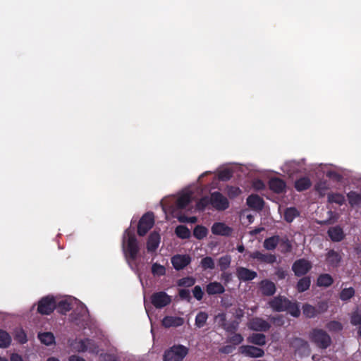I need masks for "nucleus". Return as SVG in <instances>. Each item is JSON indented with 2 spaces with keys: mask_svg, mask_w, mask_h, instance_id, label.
<instances>
[{
  "mask_svg": "<svg viewBox=\"0 0 361 361\" xmlns=\"http://www.w3.org/2000/svg\"><path fill=\"white\" fill-rule=\"evenodd\" d=\"M69 322H73L80 327L87 325V309L86 306L75 298L69 295Z\"/></svg>",
  "mask_w": 361,
  "mask_h": 361,
  "instance_id": "1",
  "label": "nucleus"
},
{
  "mask_svg": "<svg viewBox=\"0 0 361 361\" xmlns=\"http://www.w3.org/2000/svg\"><path fill=\"white\" fill-rule=\"evenodd\" d=\"M56 307L59 312L66 314L68 310L66 298L60 300L58 298L48 295L39 301L37 312L42 314H49Z\"/></svg>",
  "mask_w": 361,
  "mask_h": 361,
  "instance_id": "2",
  "label": "nucleus"
},
{
  "mask_svg": "<svg viewBox=\"0 0 361 361\" xmlns=\"http://www.w3.org/2000/svg\"><path fill=\"white\" fill-rule=\"evenodd\" d=\"M72 350L78 353L88 352L91 354H98L99 347L96 341L90 338L75 339L69 343Z\"/></svg>",
  "mask_w": 361,
  "mask_h": 361,
  "instance_id": "3",
  "label": "nucleus"
},
{
  "mask_svg": "<svg viewBox=\"0 0 361 361\" xmlns=\"http://www.w3.org/2000/svg\"><path fill=\"white\" fill-rule=\"evenodd\" d=\"M309 338L312 343L322 350L328 348L332 343L331 336L321 329H313L310 333Z\"/></svg>",
  "mask_w": 361,
  "mask_h": 361,
  "instance_id": "4",
  "label": "nucleus"
},
{
  "mask_svg": "<svg viewBox=\"0 0 361 361\" xmlns=\"http://www.w3.org/2000/svg\"><path fill=\"white\" fill-rule=\"evenodd\" d=\"M125 235L128 236L127 245L125 247V236L123 237V246L126 256L131 260L136 259L140 251L138 242L133 232L127 229L125 231Z\"/></svg>",
  "mask_w": 361,
  "mask_h": 361,
  "instance_id": "5",
  "label": "nucleus"
},
{
  "mask_svg": "<svg viewBox=\"0 0 361 361\" xmlns=\"http://www.w3.org/2000/svg\"><path fill=\"white\" fill-rule=\"evenodd\" d=\"M189 349L183 345H173L164 354V361H182L188 355Z\"/></svg>",
  "mask_w": 361,
  "mask_h": 361,
  "instance_id": "6",
  "label": "nucleus"
},
{
  "mask_svg": "<svg viewBox=\"0 0 361 361\" xmlns=\"http://www.w3.org/2000/svg\"><path fill=\"white\" fill-rule=\"evenodd\" d=\"M154 224L153 212L145 213L140 219L137 225V234L140 236L145 235Z\"/></svg>",
  "mask_w": 361,
  "mask_h": 361,
  "instance_id": "7",
  "label": "nucleus"
},
{
  "mask_svg": "<svg viewBox=\"0 0 361 361\" xmlns=\"http://www.w3.org/2000/svg\"><path fill=\"white\" fill-rule=\"evenodd\" d=\"M210 204L217 211H224L229 207L228 199L218 191L210 194Z\"/></svg>",
  "mask_w": 361,
  "mask_h": 361,
  "instance_id": "8",
  "label": "nucleus"
},
{
  "mask_svg": "<svg viewBox=\"0 0 361 361\" xmlns=\"http://www.w3.org/2000/svg\"><path fill=\"white\" fill-rule=\"evenodd\" d=\"M312 263L304 258L295 260L292 265V271L298 277L305 276L312 269Z\"/></svg>",
  "mask_w": 361,
  "mask_h": 361,
  "instance_id": "9",
  "label": "nucleus"
},
{
  "mask_svg": "<svg viewBox=\"0 0 361 361\" xmlns=\"http://www.w3.org/2000/svg\"><path fill=\"white\" fill-rule=\"evenodd\" d=\"M150 300L151 303L157 309L163 308L171 302V296L164 291L154 293Z\"/></svg>",
  "mask_w": 361,
  "mask_h": 361,
  "instance_id": "10",
  "label": "nucleus"
},
{
  "mask_svg": "<svg viewBox=\"0 0 361 361\" xmlns=\"http://www.w3.org/2000/svg\"><path fill=\"white\" fill-rule=\"evenodd\" d=\"M247 326L250 330L261 332H267L271 328V324L268 322L258 317L250 319Z\"/></svg>",
  "mask_w": 361,
  "mask_h": 361,
  "instance_id": "11",
  "label": "nucleus"
},
{
  "mask_svg": "<svg viewBox=\"0 0 361 361\" xmlns=\"http://www.w3.org/2000/svg\"><path fill=\"white\" fill-rule=\"evenodd\" d=\"M239 353L252 358L262 357L264 355V350L262 348L250 345H241L239 348Z\"/></svg>",
  "mask_w": 361,
  "mask_h": 361,
  "instance_id": "12",
  "label": "nucleus"
},
{
  "mask_svg": "<svg viewBox=\"0 0 361 361\" xmlns=\"http://www.w3.org/2000/svg\"><path fill=\"white\" fill-rule=\"evenodd\" d=\"M171 264L173 268L180 271L183 269L191 262V257L189 255H176L171 259Z\"/></svg>",
  "mask_w": 361,
  "mask_h": 361,
  "instance_id": "13",
  "label": "nucleus"
},
{
  "mask_svg": "<svg viewBox=\"0 0 361 361\" xmlns=\"http://www.w3.org/2000/svg\"><path fill=\"white\" fill-rule=\"evenodd\" d=\"M290 303V300H288L285 296L278 295L272 298L269 302V307L274 312H285L286 307L288 304Z\"/></svg>",
  "mask_w": 361,
  "mask_h": 361,
  "instance_id": "14",
  "label": "nucleus"
},
{
  "mask_svg": "<svg viewBox=\"0 0 361 361\" xmlns=\"http://www.w3.org/2000/svg\"><path fill=\"white\" fill-rule=\"evenodd\" d=\"M211 231L214 235L224 237L231 236L233 233V228L222 222L214 223L211 228Z\"/></svg>",
  "mask_w": 361,
  "mask_h": 361,
  "instance_id": "15",
  "label": "nucleus"
},
{
  "mask_svg": "<svg viewBox=\"0 0 361 361\" xmlns=\"http://www.w3.org/2000/svg\"><path fill=\"white\" fill-rule=\"evenodd\" d=\"M269 189L276 194H281L286 192V182L278 177H273L269 179L268 182Z\"/></svg>",
  "mask_w": 361,
  "mask_h": 361,
  "instance_id": "16",
  "label": "nucleus"
},
{
  "mask_svg": "<svg viewBox=\"0 0 361 361\" xmlns=\"http://www.w3.org/2000/svg\"><path fill=\"white\" fill-rule=\"evenodd\" d=\"M250 257L254 259H257L259 262L267 264H274L276 261V256L273 254L267 253L263 254L259 251H255L250 254Z\"/></svg>",
  "mask_w": 361,
  "mask_h": 361,
  "instance_id": "17",
  "label": "nucleus"
},
{
  "mask_svg": "<svg viewBox=\"0 0 361 361\" xmlns=\"http://www.w3.org/2000/svg\"><path fill=\"white\" fill-rule=\"evenodd\" d=\"M327 234L332 242H341L345 237L343 229L340 226L330 227L327 231Z\"/></svg>",
  "mask_w": 361,
  "mask_h": 361,
  "instance_id": "18",
  "label": "nucleus"
},
{
  "mask_svg": "<svg viewBox=\"0 0 361 361\" xmlns=\"http://www.w3.org/2000/svg\"><path fill=\"white\" fill-rule=\"evenodd\" d=\"M342 260L341 254L334 250H329L326 254V261L327 264L333 268L339 267Z\"/></svg>",
  "mask_w": 361,
  "mask_h": 361,
  "instance_id": "19",
  "label": "nucleus"
},
{
  "mask_svg": "<svg viewBox=\"0 0 361 361\" xmlns=\"http://www.w3.org/2000/svg\"><path fill=\"white\" fill-rule=\"evenodd\" d=\"M236 275L240 281H252L257 276L256 271L250 270L247 268L240 267L236 269Z\"/></svg>",
  "mask_w": 361,
  "mask_h": 361,
  "instance_id": "20",
  "label": "nucleus"
},
{
  "mask_svg": "<svg viewBox=\"0 0 361 361\" xmlns=\"http://www.w3.org/2000/svg\"><path fill=\"white\" fill-rule=\"evenodd\" d=\"M247 204L252 209L260 211L264 205V200L256 194H252L247 198Z\"/></svg>",
  "mask_w": 361,
  "mask_h": 361,
  "instance_id": "21",
  "label": "nucleus"
},
{
  "mask_svg": "<svg viewBox=\"0 0 361 361\" xmlns=\"http://www.w3.org/2000/svg\"><path fill=\"white\" fill-rule=\"evenodd\" d=\"M291 345L295 348L296 351L301 352L302 353L309 355L310 349V345L305 340L301 338H294L291 343Z\"/></svg>",
  "mask_w": 361,
  "mask_h": 361,
  "instance_id": "22",
  "label": "nucleus"
},
{
  "mask_svg": "<svg viewBox=\"0 0 361 361\" xmlns=\"http://www.w3.org/2000/svg\"><path fill=\"white\" fill-rule=\"evenodd\" d=\"M161 240L160 235L158 232H152L147 241V250L148 252H154L158 248Z\"/></svg>",
  "mask_w": 361,
  "mask_h": 361,
  "instance_id": "23",
  "label": "nucleus"
},
{
  "mask_svg": "<svg viewBox=\"0 0 361 361\" xmlns=\"http://www.w3.org/2000/svg\"><path fill=\"white\" fill-rule=\"evenodd\" d=\"M206 293L209 295H221L225 292V288L220 282H209L205 288Z\"/></svg>",
  "mask_w": 361,
  "mask_h": 361,
  "instance_id": "24",
  "label": "nucleus"
},
{
  "mask_svg": "<svg viewBox=\"0 0 361 361\" xmlns=\"http://www.w3.org/2000/svg\"><path fill=\"white\" fill-rule=\"evenodd\" d=\"M161 323L165 328L178 327L184 324V319L180 317L166 316Z\"/></svg>",
  "mask_w": 361,
  "mask_h": 361,
  "instance_id": "25",
  "label": "nucleus"
},
{
  "mask_svg": "<svg viewBox=\"0 0 361 361\" xmlns=\"http://www.w3.org/2000/svg\"><path fill=\"white\" fill-rule=\"evenodd\" d=\"M260 290L264 296H271L276 293V288L274 283L265 279L260 282Z\"/></svg>",
  "mask_w": 361,
  "mask_h": 361,
  "instance_id": "26",
  "label": "nucleus"
},
{
  "mask_svg": "<svg viewBox=\"0 0 361 361\" xmlns=\"http://www.w3.org/2000/svg\"><path fill=\"white\" fill-rule=\"evenodd\" d=\"M247 341L250 343L259 346H263L267 343L266 336L259 333H253L250 334L247 337Z\"/></svg>",
  "mask_w": 361,
  "mask_h": 361,
  "instance_id": "27",
  "label": "nucleus"
},
{
  "mask_svg": "<svg viewBox=\"0 0 361 361\" xmlns=\"http://www.w3.org/2000/svg\"><path fill=\"white\" fill-rule=\"evenodd\" d=\"M311 180L307 176L300 178L299 179L296 180L294 183V187L298 192L307 190L311 187Z\"/></svg>",
  "mask_w": 361,
  "mask_h": 361,
  "instance_id": "28",
  "label": "nucleus"
},
{
  "mask_svg": "<svg viewBox=\"0 0 361 361\" xmlns=\"http://www.w3.org/2000/svg\"><path fill=\"white\" fill-rule=\"evenodd\" d=\"M280 242V236L274 235L271 237L267 238L263 242V247L267 250H274L276 248Z\"/></svg>",
  "mask_w": 361,
  "mask_h": 361,
  "instance_id": "29",
  "label": "nucleus"
},
{
  "mask_svg": "<svg viewBox=\"0 0 361 361\" xmlns=\"http://www.w3.org/2000/svg\"><path fill=\"white\" fill-rule=\"evenodd\" d=\"M334 283L333 277L329 274H320L317 281V284L319 287H329Z\"/></svg>",
  "mask_w": 361,
  "mask_h": 361,
  "instance_id": "30",
  "label": "nucleus"
},
{
  "mask_svg": "<svg viewBox=\"0 0 361 361\" xmlns=\"http://www.w3.org/2000/svg\"><path fill=\"white\" fill-rule=\"evenodd\" d=\"M192 201V195L190 193H185L180 195L176 202L178 209H185Z\"/></svg>",
  "mask_w": 361,
  "mask_h": 361,
  "instance_id": "31",
  "label": "nucleus"
},
{
  "mask_svg": "<svg viewBox=\"0 0 361 361\" xmlns=\"http://www.w3.org/2000/svg\"><path fill=\"white\" fill-rule=\"evenodd\" d=\"M311 285V279L310 276H302L296 284V289L299 293H303L307 290Z\"/></svg>",
  "mask_w": 361,
  "mask_h": 361,
  "instance_id": "32",
  "label": "nucleus"
},
{
  "mask_svg": "<svg viewBox=\"0 0 361 361\" xmlns=\"http://www.w3.org/2000/svg\"><path fill=\"white\" fill-rule=\"evenodd\" d=\"M175 233L180 239H188L191 236L190 229L184 225L177 226L175 228Z\"/></svg>",
  "mask_w": 361,
  "mask_h": 361,
  "instance_id": "33",
  "label": "nucleus"
},
{
  "mask_svg": "<svg viewBox=\"0 0 361 361\" xmlns=\"http://www.w3.org/2000/svg\"><path fill=\"white\" fill-rule=\"evenodd\" d=\"M328 202L329 203H336L338 205H343L345 199L343 195L338 192H330L327 195Z\"/></svg>",
  "mask_w": 361,
  "mask_h": 361,
  "instance_id": "34",
  "label": "nucleus"
},
{
  "mask_svg": "<svg viewBox=\"0 0 361 361\" xmlns=\"http://www.w3.org/2000/svg\"><path fill=\"white\" fill-rule=\"evenodd\" d=\"M300 216L299 211L295 207H288L284 212V219L288 223H291Z\"/></svg>",
  "mask_w": 361,
  "mask_h": 361,
  "instance_id": "35",
  "label": "nucleus"
},
{
  "mask_svg": "<svg viewBox=\"0 0 361 361\" xmlns=\"http://www.w3.org/2000/svg\"><path fill=\"white\" fill-rule=\"evenodd\" d=\"M348 202L351 207L361 204V195L355 191H350L347 194Z\"/></svg>",
  "mask_w": 361,
  "mask_h": 361,
  "instance_id": "36",
  "label": "nucleus"
},
{
  "mask_svg": "<svg viewBox=\"0 0 361 361\" xmlns=\"http://www.w3.org/2000/svg\"><path fill=\"white\" fill-rule=\"evenodd\" d=\"M286 311L294 317H298L300 315V307L297 302L290 300V303L286 307Z\"/></svg>",
  "mask_w": 361,
  "mask_h": 361,
  "instance_id": "37",
  "label": "nucleus"
},
{
  "mask_svg": "<svg viewBox=\"0 0 361 361\" xmlns=\"http://www.w3.org/2000/svg\"><path fill=\"white\" fill-rule=\"evenodd\" d=\"M207 234L208 229L202 225L196 226L193 230V236L197 240L203 239Z\"/></svg>",
  "mask_w": 361,
  "mask_h": 361,
  "instance_id": "38",
  "label": "nucleus"
},
{
  "mask_svg": "<svg viewBox=\"0 0 361 361\" xmlns=\"http://www.w3.org/2000/svg\"><path fill=\"white\" fill-rule=\"evenodd\" d=\"M208 314L205 312H200L195 317V324L197 328H202L205 326L208 319Z\"/></svg>",
  "mask_w": 361,
  "mask_h": 361,
  "instance_id": "39",
  "label": "nucleus"
},
{
  "mask_svg": "<svg viewBox=\"0 0 361 361\" xmlns=\"http://www.w3.org/2000/svg\"><path fill=\"white\" fill-rule=\"evenodd\" d=\"M279 244L280 245L281 253L286 254L292 251V245L288 237L285 236L282 238H280V242Z\"/></svg>",
  "mask_w": 361,
  "mask_h": 361,
  "instance_id": "40",
  "label": "nucleus"
},
{
  "mask_svg": "<svg viewBox=\"0 0 361 361\" xmlns=\"http://www.w3.org/2000/svg\"><path fill=\"white\" fill-rule=\"evenodd\" d=\"M231 263V256L226 255L221 256L218 260V265L221 271H226L230 267Z\"/></svg>",
  "mask_w": 361,
  "mask_h": 361,
  "instance_id": "41",
  "label": "nucleus"
},
{
  "mask_svg": "<svg viewBox=\"0 0 361 361\" xmlns=\"http://www.w3.org/2000/svg\"><path fill=\"white\" fill-rule=\"evenodd\" d=\"M355 291L353 287L343 288L339 294V298L342 301H348L355 295Z\"/></svg>",
  "mask_w": 361,
  "mask_h": 361,
  "instance_id": "42",
  "label": "nucleus"
},
{
  "mask_svg": "<svg viewBox=\"0 0 361 361\" xmlns=\"http://www.w3.org/2000/svg\"><path fill=\"white\" fill-rule=\"evenodd\" d=\"M200 266L203 270L214 269L215 268V262L212 257L207 256L201 259Z\"/></svg>",
  "mask_w": 361,
  "mask_h": 361,
  "instance_id": "43",
  "label": "nucleus"
},
{
  "mask_svg": "<svg viewBox=\"0 0 361 361\" xmlns=\"http://www.w3.org/2000/svg\"><path fill=\"white\" fill-rule=\"evenodd\" d=\"M196 282V280L192 276H186L180 279L177 281V286L180 287L190 288Z\"/></svg>",
  "mask_w": 361,
  "mask_h": 361,
  "instance_id": "44",
  "label": "nucleus"
},
{
  "mask_svg": "<svg viewBox=\"0 0 361 361\" xmlns=\"http://www.w3.org/2000/svg\"><path fill=\"white\" fill-rule=\"evenodd\" d=\"M38 338L42 343L47 345L52 344L54 341V336L50 332L40 333L38 334Z\"/></svg>",
  "mask_w": 361,
  "mask_h": 361,
  "instance_id": "45",
  "label": "nucleus"
},
{
  "mask_svg": "<svg viewBox=\"0 0 361 361\" xmlns=\"http://www.w3.org/2000/svg\"><path fill=\"white\" fill-rule=\"evenodd\" d=\"M240 322L238 320H232L226 322L224 329L228 334H234L238 329Z\"/></svg>",
  "mask_w": 361,
  "mask_h": 361,
  "instance_id": "46",
  "label": "nucleus"
},
{
  "mask_svg": "<svg viewBox=\"0 0 361 361\" xmlns=\"http://www.w3.org/2000/svg\"><path fill=\"white\" fill-rule=\"evenodd\" d=\"M302 312L303 314L307 318H313L317 315L316 308L310 304H305L302 306Z\"/></svg>",
  "mask_w": 361,
  "mask_h": 361,
  "instance_id": "47",
  "label": "nucleus"
},
{
  "mask_svg": "<svg viewBox=\"0 0 361 361\" xmlns=\"http://www.w3.org/2000/svg\"><path fill=\"white\" fill-rule=\"evenodd\" d=\"M209 204H210V197L204 196L196 203V209L202 212Z\"/></svg>",
  "mask_w": 361,
  "mask_h": 361,
  "instance_id": "48",
  "label": "nucleus"
},
{
  "mask_svg": "<svg viewBox=\"0 0 361 361\" xmlns=\"http://www.w3.org/2000/svg\"><path fill=\"white\" fill-rule=\"evenodd\" d=\"M152 273L154 276H164L166 274V268L157 262L154 263L152 266Z\"/></svg>",
  "mask_w": 361,
  "mask_h": 361,
  "instance_id": "49",
  "label": "nucleus"
},
{
  "mask_svg": "<svg viewBox=\"0 0 361 361\" xmlns=\"http://www.w3.org/2000/svg\"><path fill=\"white\" fill-rule=\"evenodd\" d=\"M242 191L238 187L228 186L226 193L230 199H234L241 194Z\"/></svg>",
  "mask_w": 361,
  "mask_h": 361,
  "instance_id": "50",
  "label": "nucleus"
},
{
  "mask_svg": "<svg viewBox=\"0 0 361 361\" xmlns=\"http://www.w3.org/2000/svg\"><path fill=\"white\" fill-rule=\"evenodd\" d=\"M11 338L8 333L0 331V348H6L11 343Z\"/></svg>",
  "mask_w": 361,
  "mask_h": 361,
  "instance_id": "51",
  "label": "nucleus"
},
{
  "mask_svg": "<svg viewBox=\"0 0 361 361\" xmlns=\"http://www.w3.org/2000/svg\"><path fill=\"white\" fill-rule=\"evenodd\" d=\"M326 328L330 331L338 332L343 329V325L338 321H331L326 324Z\"/></svg>",
  "mask_w": 361,
  "mask_h": 361,
  "instance_id": "52",
  "label": "nucleus"
},
{
  "mask_svg": "<svg viewBox=\"0 0 361 361\" xmlns=\"http://www.w3.org/2000/svg\"><path fill=\"white\" fill-rule=\"evenodd\" d=\"M232 335L228 337V342L232 343L233 345L240 344L243 341V337L240 334H231Z\"/></svg>",
  "mask_w": 361,
  "mask_h": 361,
  "instance_id": "53",
  "label": "nucleus"
},
{
  "mask_svg": "<svg viewBox=\"0 0 361 361\" xmlns=\"http://www.w3.org/2000/svg\"><path fill=\"white\" fill-rule=\"evenodd\" d=\"M350 323L354 325H361V311L357 310L352 313Z\"/></svg>",
  "mask_w": 361,
  "mask_h": 361,
  "instance_id": "54",
  "label": "nucleus"
},
{
  "mask_svg": "<svg viewBox=\"0 0 361 361\" xmlns=\"http://www.w3.org/2000/svg\"><path fill=\"white\" fill-rule=\"evenodd\" d=\"M215 322L218 324V325L224 329V326L227 322L226 314L224 312L219 313L215 316Z\"/></svg>",
  "mask_w": 361,
  "mask_h": 361,
  "instance_id": "55",
  "label": "nucleus"
},
{
  "mask_svg": "<svg viewBox=\"0 0 361 361\" xmlns=\"http://www.w3.org/2000/svg\"><path fill=\"white\" fill-rule=\"evenodd\" d=\"M14 336L15 338L21 343H24L27 341L26 334L21 329H18L15 331Z\"/></svg>",
  "mask_w": 361,
  "mask_h": 361,
  "instance_id": "56",
  "label": "nucleus"
},
{
  "mask_svg": "<svg viewBox=\"0 0 361 361\" xmlns=\"http://www.w3.org/2000/svg\"><path fill=\"white\" fill-rule=\"evenodd\" d=\"M233 173L230 169H226L219 172V178L221 180H228L232 178Z\"/></svg>",
  "mask_w": 361,
  "mask_h": 361,
  "instance_id": "57",
  "label": "nucleus"
},
{
  "mask_svg": "<svg viewBox=\"0 0 361 361\" xmlns=\"http://www.w3.org/2000/svg\"><path fill=\"white\" fill-rule=\"evenodd\" d=\"M192 294L197 300H202L204 296V292L200 286H195L192 289Z\"/></svg>",
  "mask_w": 361,
  "mask_h": 361,
  "instance_id": "58",
  "label": "nucleus"
},
{
  "mask_svg": "<svg viewBox=\"0 0 361 361\" xmlns=\"http://www.w3.org/2000/svg\"><path fill=\"white\" fill-rule=\"evenodd\" d=\"M222 273L221 274V280L224 282V285H227L233 279V275L231 272L226 271H221Z\"/></svg>",
  "mask_w": 361,
  "mask_h": 361,
  "instance_id": "59",
  "label": "nucleus"
},
{
  "mask_svg": "<svg viewBox=\"0 0 361 361\" xmlns=\"http://www.w3.org/2000/svg\"><path fill=\"white\" fill-rule=\"evenodd\" d=\"M178 295L182 300H187L188 302H190L192 299L190 290L185 288L180 289Z\"/></svg>",
  "mask_w": 361,
  "mask_h": 361,
  "instance_id": "60",
  "label": "nucleus"
},
{
  "mask_svg": "<svg viewBox=\"0 0 361 361\" xmlns=\"http://www.w3.org/2000/svg\"><path fill=\"white\" fill-rule=\"evenodd\" d=\"M327 189L328 187L325 181L319 182L317 183L315 185V190L319 193L320 196H323L324 194L322 193V192L326 190Z\"/></svg>",
  "mask_w": 361,
  "mask_h": 361,
  "instance_id": "61",
  "label": "nucleus"
},
{
  "mask_svg": "<svg viewBox=\"0 0 361 361\" xmlns=\"http://www.w3.org/2000/svg\"><path fill=\"white\" fill-rule=\"evenodd\" d=\"M326 176L331 178L337 182H340L342 179V176L336 171H330L326 173Z\"/></svg>",
  "mask_w": 361,
  "mask_h": 361,
  "instance_id": "62",
  "label": "nucleus"
},
{
  "mask_svg": "<svg viewBox=\"0 0 361 361\" xmlns=\"http://www.w3.org/2000/svg\"><path fill=\"white\" fill-rule=\"evenodd\" d=\"M234 348L233 345H227L221 348L220 352L224 354H229L233 351Z\"/></svg>",
  "mask_w": 361,
  "mask_h": 361,
  "instance_id": "63",
  "label": "nucleus"
},
{
  "mask_svg": "<svg viewBox=\"0 0 361 361\" xmlns=\"http://www.w3.org/2000/svg\"><path fill=\"white\" fill-rule=\"evenodd\" d=\"M102 361H119L116 356L112 354H105L102 356Z\"/></svg>",
  "mask_w": 361,
  "mask_h": 361,
  "instance_id": "64",
  "label": "nucleus"
}]
</instances>
